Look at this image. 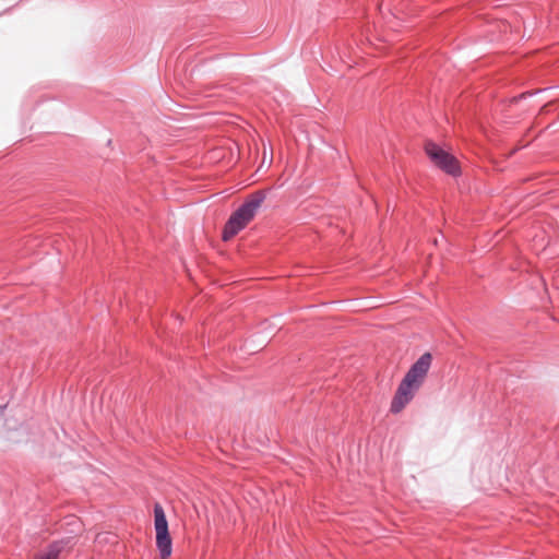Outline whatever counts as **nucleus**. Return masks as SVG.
<instances>
[{
	"label": "nucleus",
	"instance_id": "39448f33",
	"mask_svg": "<svg viewBox=\"0 0 559 559\" xmlns=\"http://www.w3.org/2000/svg\"><path fill=\"white\" fill-rule=\"evenodd\" d=\"M68 543H64V542H57V543H53L49 550L40 556L38 559H58L59 555L61 554V551L66 548Z\"/></svg>",
	"mask_w": 559,
	"mask_h": 559
},
{
	"label": "nucleus",
	"instance_id": "7ed1b4c3",
	"mask_svg": "<svg viewBox=\"0 0 559 559\" xmlns=\"http://www.w3.org/2000/svg\"><path fill=\"white\" fill-rule=\"evenodd\" d=\"M154 527L156 532V547L162 559H168L171 555V538L168 532V522L160 504L154 506Z\"/></svg>",
	"mask_w": 559,
	"mask_h": 559
},
{
	"label": "nucleus",
	"instance_id": "f257e3e1",
	"mask_svg": "<svg viewBox=\"0 0 559 559\" xmlns=\"http://www.w3.org/2000/svg\"><path fill=\"white\" fill-rule=\"evenodd\" d=\"M432 356L429 353L421 355L409 368L391 403V412L400 413L420 389L430 369Z\"/></svg>",
	"mask_w": 559,
	"mask_h": 559
},
{
	"label": "nucleus",
	"instance_id": "20e7f679",
	"mask_svg": "<svg viewBox=\"0 0 559 559\" xmlns=\"http://www.w3.org/2000/svg\"><path fill=\"white\" fill-rule=\"evenodd\" d=\"M426 153L431 162L450 175L459 174V166L456 159L445 152L443 148L438 146L433 142H428L425 146Z\"/></svg>",
	"mask_w": 559,
	"mask_h": 559
},
{
	"label": "nucleus",
	"instance_id": "f03ea898",
	"mask_svg": "<svg viewBox=\"0 0 559 559\" xmlns=\"http://www.w3.org/2000/svg\"><path fill=\"white\" fill-rule=\"evenodd\" d=\"M265 200V193L258 191L252 194L233 215L229 217L223 231L224 240L236 236L254 217L259 207Z\"/></svg>",
	"mask_w": 559,
	"mask_h": 559
}]
</instances>
